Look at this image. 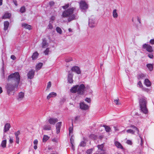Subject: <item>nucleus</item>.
<instances>
[{
  "label": "nucleus",
  "instance_id": "nucleus-1",
  "mask_svg": "<svg viewBox=\"0 0 154 154\" xmlns=\"http://www.w3.org/2000/svg\"><path fill=\"white\" fill-rule=\"evenodd\" d=\"M78 10H77L75 7L69 8L67 10H65L62 13V16L64 17H69L68 19L69 22L78 19L79 16L77 15Z\"/></svg>",
  "mask_w": 154,
  "mask_h": 154
},
{
  "label": "nucleus",
  "instance_id": "nucleus-2",
  "mask_svg": "<svg viewBox=\"0 0 154 154\" xmlns=\"http://www.w3.org/2000/svg\"><path fill=\"white\" fill-rule=\"evenodd\" d=\"M18 85L11 82L7 83L5 87L7 94L9 96L14 95L15 91L18 89Z\"/></svg>",
  "mask_w": 154,
  "mask_h": 154
},
{
  "label": "nucleus",
  "instance_id": "nucleus-3",
  "mask_svg": "<svg viewBox=\"0 0 154 154\" xmlns=\"http://www.w3.org/2000/svg\"><path fill=\"white\" fill-rule=\"evenodd\" d=\"M139 101L141 112L145 114H148V111L146 106L147 103L146 98L142 96L139 98Z\"/></svg>",
  "mask_w": 154,
  "mask_h": 154
},
{
  "label": "nucleus",
  "instance_id": "nucleus-4",
  "mask_svg": "<svg viewBox=\"0 0 154 154\" xmlns=\"http://www.w3.org/2000/svg\"><path fill=\"white\" fill-rule=\"evenodd\" d=\"M20 76L18 72H15L14 73H11L8 77L7 81L8 82H14V83L19 85L20 82Z\"/></svg>",
  "mask_w": 154,
  "mask_h": 154
},
{
  "label": "nucleus",
  "instance_id": "nucleus-5",
  "mask_svg": "<svg viewBox=\"0 0 154 154\" xmlns=\"http://www.w3.org/2000/svg\"><path fill=\"white\" fill-rule=\"evenodd\" d=\"M97 24V22L95 17L94 16H91L88 20V25L91 28L95 27Z\"/></svg>",
  "mask_w": 154,
  "mask_h": 154
},
{
  "label": "nucleus",
  "instance_id": "nucleus-6",
  "mask_svg": "<svg viewBox=\"0 0 154 154\" xmlns=\"http://www.w3.org/2000/svg\"><path fill=\"white\" fill-rule=\"evenodd\" d=\"M80 9L82 10H85L88 8V5L84 0H81L79 3Z\"/></svg>",
  "mask_w": 154,
  "mask_h": 154
},
{
  "label": "nucleus",
  "instance_id": "nucleus-7",
  "mask_svg": "<svg viewBox=\"0 0 154 154\" xmlns=\"http://www.w3.org/2000/svg\"><path fill=\"white\" fill-rule=\"evenodd\" d=\"M85 87L83 84H81L79 86L78 85L77 90V93L79 94H83L85 91Z\"/></svg>",
  "mask_w": 154,
  "mask_h": 154
},
{
  "label": "nucleus",
  "instance_id": "nucleus-8",
  "mask_svg": "<svg viewBox=\"0 0 154 154\" xmlns=\"http://www.w3.org/2000/svg\"><path fill=\"white\" fill-rule=\"evenodd\" d=\"M143 48L144 49H146V50L149 52H152L153 51L152 48L151 46L146 44L143 45Z\"/></svg>",
  "mask_w": 154,
  "mask_h": 154
},
{
  "label": "nucleus",
  "instance_id": "nucleus-9",
  "mask_svg": "<svg viewBox=\"0 0 154 154\" xmlns=\"http://www.w3.org/2000/svg\"><path fill=\"white\" fill-rule=\"evenodd\" d=\"M35 71L33 70H31L29 71L27 75L28 78L29 79H33L35 75Z\"/></svg>",
  "mask_w": 154,
  "mask_h": 154
},
{
  "label": "nucleus",
  "instance_id": "nucleus-10",
  "mask_svg": "<svg viewBox=\"0 0 154 154\" xmlns=\"http://www.w3.org/2000/svg\"><path fill=\"white\" fill-rule=\"evenodd\" d=\"M72 72H75L77 74H80L81 73L79 68L78 66H74L72 67L71 69Z\"/></svg>",
  "mask_w": 154,
  "mask_h": 154
},
{
  "label": "nucleus",
  "instance_id": "nucleus-11",
  "mask_svg": "<svg viewBox=\"0 0 154 154\" xmlns=\"http://www.w3.org/2000/svg\"><path fill=\"white\" fill-rule=\"evenodd\" d=\"M80 107L81 109L84 110H87L89 108V106L85 104L84 102H81L80 103Z\"/></svg>",
  "mask_w": 154,
  "mask_h": 154
},
{
  "label": "nucleus",
  "instance_id": "nucleus-12",
  "mask_svg": "<svg viewBox=\"0 0 154 154\" xmlns=\"http://www.w3.org/2000/svg\"><path fill=\"white\" fill-rule=\"evenodd\" d=\"M73 74L72 72L69 71L68 74V82L70 83H72L73 82L72 79Z\"/></svg>",
  "mask_w": 154,
  "mask_h": 154
},
{
  "label": "nucleus",
  "instance_id": "nucleus-13",
  "mask_svg": "<svg viewBox=\"0 0 154 154\" xmlns=\"http://www.w3.org/2000/svg\"><path fill=\"white\" fill-rule=\"evenodd\" d=\"M57 121L58 119L57 118H50L48 120L49 123L53 125H54Z\"/></svg>",
  "mask_w": 154,
  "mask_h": 154
},
{
  "label": "nucleus",
  "instance_id": "nucleus-14",
  "mask_svg": "<svg viewBox=\"0 0 154 154\" xmlns=\"http://www.w3.org/2000/svg\"><path fill=\"white\" fill-rule=\"evenodd\" d=\"M62 122H60L57 123L56 125V132L57 134L60 133V130Z\"/></svg>",
  "mask_w": 154,
  "mask_h": 154
},
{
  "label": "nucleus",
  "instance_id": "nucleus-15",
  "mask_svg": "<svg viewBox=\"0 0 154 154\" xmlns=\"http://www.w3.org/2000/svg\"><path fill=\"white\" fill-rule=\"evenodd\" d=\"M11 127V125L9 123H6L4 126V132H6L9 130L10 128Z\"/></svg>",
  "mask_w": 154,
  "mask_h": 154
},
{
  "label": "nucleus",
  "instance_id": "nucleus-16",
  "mask_svg": "<svg viewBox=\"0 0 154 154\" xmlns=\"http://www.w3.org/2000/svg\"><path fill=\"white\" fill-rule=\"evenodd\" d=\"M48 45V44L47 42V41L45 38L43 39L42 42V47L45 48L47 47Z\"/></svg>",
  "mask_w": 154,
  "mask_h": 154
},
{
  "label": "nucleus",
  "instance_id": "nucleus-17",
  "mask_svg": "<svg viewBox=\"0 0 154 154\" xmlns=\"http://www.w3.org/2000/svg\"><path fill=\"white\" fill-rule=\"evenodd\" d=\"M78 85H76L71 88L70 89V91L72 93L77 92L78 87Z\"/></svg>",
  "mask_w": 154,
  "mask_h": 154
},
{
  "label": "nucleus",
  "instance_id": "nucleus-18",
  "mask_svg": "<svg viewBox=\"0 0 154 154\" xmlns=\"http://www.w3.org/2000/svg\"><path fill=\"white\" fill-rule=\"evenodd\" d=\"M57 94L54 92L50 93L47 96V98L48 100L51 97H54L57 96Z\"/></svg>",
  "mask_w": 154,
  "mask_h": 154
},
{
  "label": "nucleus",
  "instance_id": "nucleus-19",
  "mask_svg": "<svg viewBox=\"0 0 154 154\" xmlns=\"http://www.w3.org/2000/svg\"><path fill=\"white\" fill-rule=\"evenodd\" d=\"M22 26L26 29L30 30L32 29L31 26L27 23H23L22 24Z\"/></svg>",
  "mask_w": 154,
  "mask_h": 154
},
{
  "label": "nucleus",
  "instance_id": "nucleus-20",
  "mask_svg": "<svg viewBox=\"0 0 154 154\" xmlns=\"http://www.w3.org/2000/svg\"><path fill=\"white\" fill-rule=\"evenodd\" d=\"M135 130L137 131V134L140 139V145L142 146L143 145V140L141 137L140 134H139V130L137 128V129H136Z\"/></svg>",
  "mask_w": 154,
  "mask_h": 154
},
{
  "label": "nucleus",
  "instance_id": "nucleus-21",
  "mask_svg": "<svg viewBox=\"0 0 154 154\" xmlns=\"http://www.w3.org/2000/svg\"><path fill=\"white\" fill-rule=\"evenodd\" d=\"M24 97V93L22 92H20L18 94V98H17V100L19 101H20L22 100V99Z\"/></svg>",
  "mask_w": 154,
  "mask_h": 154
},
{
  "label": "nucleus",
  "instance_id": "nucleus-22",
  "mask_svg": "<svg viewBox=\"0 0 154 154\" xmlns=\"http://www.w3.org/2000/svg\"><path fill=\"white\" fill-rule=\"evenodd\" d=\"M9 25V23L8 21H5L4 22V29L5 31H6L8 29Z\"/></svg>",
  "mask_w": 154,
  "mask_h": 154
},
{
  "label": "nucleus",
  "instance_id": "nucleus-23",
  "mask_svg": "<svg viewBox=\"0 0 154 154\" xmlns=\"http://www.w3.org/2000/svg\"><path fill=\"white\" fill-rule=\"evenodd\" d=\"M11 14L8 12H5L2 16V18L3 19L8 18L11 16Z\"/></svg>",
  "mask_w": 154,
  "mask_h": 154
},
{
  "label": "nucleus",
  "instance_id": "nucleus-24",
  "mask_svg": "<svg viewBox=\"0 0 154 154\" xmlns=\"http://www.w3.org/2000/svg\"><path fill=\"white\" fill-rule=\"evenodd\" d=\"M144 84L147 87H149L151 85V83L150 81L148 79H146L144 81Z\"/></svg>",
  "mask_w": 154,
  "mask_h": 154
},
{
  "label": "nucleus",
  "instance_id": "nucleus-25",
  "mask_svg": "<svg viewBox=\"0 0 154 154\" xmlns=\"http://www.w3.org/2000/svg\"><path fill=\"white\" fill-rule=\"evenodd\" d=\"M115 144L116 146L119 148L123 149V147L121 144L118 141H116L115 143Z\"/></svg>",
  "mask_w": 154,
  "mask_h": 154
},
{
  "label": "nucleus",
  "instance_id": "nucleus-26",
  "mask_svg": "<svg viewBox=\"0 0 154 154\" xmlns=\"http://www.w3.org/2000/svg\"><path fill=\"white\" fill-rule=\"evenodd\" d=\"M104 146V144L103 143L100 145H97V147L101 151H103L104 150L103 149Z\"/></svg>",
  "mask_w": 154,
  "mask_h": 154
},
{
  "label": "nucleus",
  "instance_id": "nucleus-27",
  "mask_svg": "<svg viewBox=\"0 0 154 154\" xmlns=\"http://www.w3.org/2000/svg\"><path fill=\"white\" fill-rule=\"evenodd\" d=\"M38 53L37 52L34 53L32 57V59L33 60L36 59L38 57Z\"/></svg>",
  "mask_w": 154,
  "mask_h": 154
},
{
  "label": "nucleus",
  "instance_id": "nucleus-28",
  "mask_svg": "<svg viewBox=\"0 0 154 154\" xmlns=\"http://www.w3.org/2000/svg\"><path fill=\"white\" fill-rule=\"evenodd\" d=\"M112 14L113 17L114 18H117L118 17V14L117 12V10L116 9H114L113 10Z\"/></svg>",
  "mask_w": 154,
  "mask_h": 154
},
{
  "label": "nucleus",
  "instance_id": "nucleus-29",
  "mask_svg": "<svg viewBox=\"0 0 154 154\" xmlns=\"http://www.w3.org/2000/svg\"><path fill=\"white\" fill-rule=\"evenodd\" d=\"M6 142H7V141H6V140H3L2 141L1 146L3 148H5L6 147Z\"/></svg>",
  "mask_w": 154,
  "mask_h": 154
},
{
  "label": "nucleus",
  "instance_id": "nucleus-30",
  "mask_svg": "<svg viewBox=\"0 0 154 154\" xmlns=\"http://www.w3.org/2000/svg\"><path fill=\"white\" fill-rule=\"evenodd\" d=\"M145 77V75L143 73H140L137 75V78L138 79H141L144 78Z\"/></svg>",
  "mask_w": 154,
  "mask_h": 154
},
{
  "label": "nucleus",
  "instance_id": "nucleus-31",
  "mask_svg": "<svg viewBox=\"0 0 154 154\" xmlns=\"http://www.w3.org/2000/svg\"><path fill=\"white\" fill-rule=\"evenodd\" d=\"M51 129V126L49 125H45L44 127V129L45 130H50Z\"/></svg>",
  "mask_w": 154,
  "mask_h": 154
},
{
  "label": "nucleus",
  "instance_id": "nucleus-32",
  "mask_svg": "<svg viewBox=\"0 0 154 154\" xmlns=\"http://www.w3.org/2000/svg\"><path fill=\"white\" fill-rule=\"evenodd\" d=\"M146 66L148 68L149 71H152L153 70V67L152 64H148L146 65Z\"/></svg>",
  "mask_w": 154,
  "mask_h": 154
},
{
  "label": "nucleus",
  "instance_id": "nucleus-33",
  "mask_svg": "<svg viewBox=\"0 0 154 154\" xmlns=\"http://www.w3.org/2000/svg\"><path fill=\"white\" fill-rule=\"evenodd\" d=\"M49 139V137L46 135H44L43 139V141L44 142H46L47 140H48Z\"/></svg>",
  "mask_w": 154,
  "mask_h": 154
},
{
  "label": "nucleus",
  "instance_id": "nucleus-34",
  "mask_svg": "<svg viewBox=\"0 0 154 154\" xmlns=\"http://www.w3.org/2000/svg\"><path fill=\"white\" fill-rule=\"evenodd\" d=\"M56 30L57 32L60 34H61L62 33V31L61 29L59 27H57L56 28Z\"/></svg>",
  "mask_w": 154,
  "mask_h": 154
},
{
  "label": "nucleus",
  "instance_id": "nucleus-35",
  "mask_svg": "<svg viewBox=\"0 0 154 154\" xmlns=\"http://www.w3.org/2000/svg\"><path fill=\"white\" fill-rule=\"evenodd\" d=\"M103 126L104 127L106 132H109L110 131V128L109 127L106 125H103Z\"/></svg>",
  "mask_w": 154,
  "mask_h": 154
},
{
  "label": "nucleus",
  "instance_id": "nucleus-36",
  "mask_svg": "<svg viewBox=\"0 0 154 154\" xmlns=\"http://www.w3.org/2000/svg\"><path fill=\"white\" fill-rule=\"evenodd\" d=\"M42 63H40L38 64L36 66V68L37 69H40L42 66Z\"/></svg>",
  "mask_w": 154,
  "mask_h": 154
},
{
  "label": "nucleus",
  "instance_id": "nucleus-37",
  "mask_svg": "<svg viewBox=\"0 0 154 154\" xmlns=\"http://www.w3.org/2000/svg\"><path fill=\"white\" fill-rule=\"evenodd\" d=\"M126 132L128 133H130L132 134H134L135 132V131L132 129L128 130L126 131Z\"/></svg>",
  "mask_w": 154,
  "mask_h": 154
},
{
  "label": "nucleus",
  "instance_id": "nucleus-38",
  "mask_svg": "<svg viewBox=\"0 0 154 154\" xmlns=\"http://www.w3.org/2000/svg\"><path fill=\"white\" fill-rule=\"evenodd\" d=\"M26 10L24 6H23L20 8V11L21 13H23L25 12Z\"/></svg>",
  "mask_w": 154,
  "mask_h": 154
},
{
  "label": "nucleus",
  "instance_id": "nucleus-39",
  "mask_svg": "<svg viewBox=\"0 0 154 154\" xmlns=\"http://www.w3.org/2000/svg\"><path fill=\"white\" fill-rule=\"evenodd\" d=\"M49 52V48H47L44 51V53L45 55H47L48 54V53Z\"/></svg>",
  "mask_w": 154,
  "mask_h": 154
},
{
  "label": "nucleus",
  "instance_id": "nucleus-40",
  "mask_svg": "<svg viewBox=\"0 0 154 154\" xmlns=\"http://www.w3.org/2000/svg\"><path fill=\"white\" fill-rule=\"evenodd\" d=\"M86 145V143L84 141H82L80 144V146H85Z\"/></svg>",
  "mask_w": 154,
  "mask_h": 154
},
{
  "label": "nucleus",
  "instance_id": "nucleus-41",
  "mask_svg": "<svg viewBox=\"0 0 154 154\" xmlns=\"http://www.w3.org/2000/svg\"><path fill=\"white\" fill-rule=\"evenodd\" d=\"M69 134H72L73 132V128L72 127H70L69 129Z\"/></svg>",
  "mask_w": 154,
  "mask_h": 154
},
{
  "label": "nucleus",
  "instance_id": "nucleus-42",
  "mask_svg": "<svg viewBox=\"0 0 154 154\" xmlns=\"http://www.w3.org/2000/svg\"><path fill=\"white\" fill-rule=\"evenodd\" d=\"M72 60V57H70L66 59L65 61L67 62H69Z\"/></svg>",
  "mask_w": 154,
  "mask_h": 154
},
{
  "label": "nucleus",
  "instance_id": "nucleus-43",
  "mask_svg": "<svg viewBox=\"0 0 154 154\" xmlns=\"http://www.w3.org/2000/svg\"><path fill=\"white\" fill-rule=\"evenodd\" d=\"M85 100L88 103H90L91 102V99L90 98L86 97L85 99Z\"/></svg>",
  "mask_w": 154,
  "mask_h": 154
},
{
  "label": "nucleus",
  "instance_id": "nucleus-44",
  "mask_svg": "<svg viewBox=\"0 0 154 154\" xmlns=\"http://www.w3.org/2000/svg\"><path fill=\"white\" fill-rule=\"evenodd\" d=\"M69 4H66L65 5L62 6V8L64 9H65L67 8H68L69 7Z\"/></svg>",
  "mask_w": 154,
  "mask_h": 154
},
{
  "label": "nucleus",
  "instance_id": "nucleus-45",
  "mask_svg": "<svg viewBox=\"0 0 154 154\" xmlns=\"http://www.w3.org/2000/svg\"><path fill=\"white\" fill-rule=\"evenodd\" d=\"M14 134L16 137H18V135L20 134V131H18L17 132H15Z\"/></svg>",
  "mask_w": 154,
  "mask_h": 154
},
{
  "label": "nucleus",
  "instance_id": "nucleus-46",
  "mask_svg": "<svg viewBox=\"0 0 154 154\" xmlns=\"http://www.w3.org/2000/svg\"><path fill=\"white\" fill-rule=\"evenodd\" d=\"M51 82H49L47 84V89H49L51 87Z\"/></svg>",
  "mask_w": 154,
  "mask_h": 154
},
{
  "label": "nucleus",
  "instance_id": "nucleus-47",
  "mask_svg": "<svg viewBox=\"0 0 154 154\" xmlns=\"http://www.w3.org/2000/svg\"><path fill=\"white\" fill-rule=\"evenodd\" d=\"M92 149H90L87 150L86 153L88 154H91L92 153Z\"/></svg>",
  "mask_w": 154,
  "mask_h": 154
},
{
  "label": "nucleus",
  "instance_id": "nucleus-48",
  "mask_svg": "<svg viewBox=\"0 0 154 154\" xmlns=\"http://www.w3.org/2000/svg\"><path fill=\"white\" fill-rule=\"evenodd\" d=\"M90 137L91 139H95L96 137L94 134H91L90 136Z\"/></svg>",
  "mask_w": 154,
  "mask_h": 154
},
{
  "label": "nucleus",
  "instance_id": "nucleus-49",
  "mask_svg": "<svg viewBox=\"0 0 154 154\" xmlns=\"http://www.w3.org/2000/svg\"><path fill=\"white\" fill-rule=\"evenodd\" d=\"M114 103L117 105H119L120 104V103L119 102V99L115 100H114Z\"/></svg>",
  "mask_w": 154,
  "mask_h": 154
},
{
  "label": "nucleus",
  "instance_id": "nucleus-50",
  "mask_svg": "<svg viewBox=\"0 0 154 154\" xmlns=\"http://www.w3.org/2000/svg\"><path fill=\"white\" fill-rule=\"evenodd\" d=\"M48 28L49 29H52L53 28V26L51 23H49L48 26Z\"/></svg>",
  "mask_w": 154,
  "mask_h": 154
},
{
  "label": "nucleus",
  "instance_id": "nucleus-51",
  "mask_svg": "<svg viewBox=\"0 0 154 154\" xmlns=\"http://www.w3.org/2000/svg\"><path fill=\"white\" fill-rule=\"evenodd\" d=\"M137 84L138 85H139V87L140 88H142L143 87L142 84V83L141 81H139L138 82Z\"/></svg>",
  "mask_w": 154,
  "mask_h": 154
},
{
  "label": "nucleus",
  "instance_id": "nucleus-52",
  "mask_svg": "<svg viewBox=\"0 0 154 154\" xmlns=\"http://www.w3.org/2000/svg\"><path fill=\"white\" fill-rule=\"evenodd\" d=\"M148 56L151 59H152L153 57V56L152 54H148Z\"/></svg>",
  "mask_w": 154,
  "mask_h": 154
},
{
  "label": "nucleus",
  "instance_id": "nucleus-53",
  "mask_svg": "<svg viewBox=\"0 0 154 154\" xmlns=\"http://www.w3.org/2000/svg\"><path fill=\"white\" fill-rule=\"evenodd\" d=\"M54 3L53 1H51L49 2V4L51 6H53L54 5Z\"/></svg>",
  "mask_w": 154,
  "mask_h": 154
},
{
  "label": "nucleus",
  "instance_id": "nucleus-54",
  "mask_svg": "<svg viewBox=\"0 0 154 154\" xmlns=\"http://www.w3.org/2000/svg\"><path fill=\"white\" fill-rule=\"evenodd\" d=\"M149 43L152 45L154 44V39H151L150 40Z\"/></svg>",
  "mask_w": 154,
  "mask_h": 154
},
{
  "label": "nucleus",
  "instance_id": "nucleus-55",
  "mask_svg": "<svg viewBox=\"0 0 154 154\" xmlns=\"http://www.w3.org/2000/svg\"><path fill=\"white\" fill-rule=\"evenodd\" d=\"M11 58L13 60H14L16 59V57L14 55H11Z\"/></svg>",
  "mask_w": 154,
  "mask_h": 154
},
{
  "label": "nucleus",
  "instance_id": "nucleus-56",
  "mask_svg": "<svg viewBox=\"0 0 154 154\" xmlns=\"http://www.w3.org/2000/svg\"><path fill=\"white\" fill-rule=\"evenodd\" d=\"M38 143V141L37 140H35L33 142V143L35 145H37Z\"/></svg>",
  "mask_w": 154,
  "mask_h": 154
},
{
  "label": "nucleus",
  "instance_id": "nucleus-57",
  "mask_svg": "<svg viewBox=\"0 0 154 154\" xmlns=\"http://www.w3.org/2000/svg\"><path fill=\"white\" fill-rule=\"evenodd\" d=\"M73 138H72V136L71 137L70 139V143L71 144H73V143H74Z\"/></svg>",
  "mask_w": 154,
  "mask_h": 154
},
{
  "label": "nucleus",
  "instance_id": "nucleus-58",
  "mask_svg": "<svg viewBox=\"0 0 154 154\" xmlns=\"http://www.w3.org/2000/svg\"><path fill=\"white\" fill-rule=\"evenodd\" d=\"M16 137V143L18 144L19 143V137Z\"/></svg>",
  "mask_w": 154,
  "mask_h": 154
},
{
  "label": "nucleus",
  "instance_id": "nucleus-59",
  "mask_svg": "<svg viewBox=\"0 0 154 154\" xmlns=\"http://www.w3.org/2000/svg\"><path fill=\"white\" fill-rule=\"evenodd\" d=\"M126 143L127 144L130 145H131L132 144V142L130 140H128Z\"/></svg>",
  "mask_w": 154,
  "mask_h": 154
},
{
  "label": "nucleus",
  "instance_id": "nucleus-60",
  "mask_svg": "<svg viewBox=\"0 0 154 154\" xmlns=\"http://www.w3.org/2000/svg\"><path fill=\"white\" fill-rule=\"evenodd\" d=\"M137 21H138V22H139V23H141V21H140V18L138 16L137 17Z\"/></svg>",
  "mask_w": 154,
  "mask_h": 154
},
{
  "label": "nucleus",
  "instance_id": "nucleus-61",
  "mask_svg": "<svg viewBox=\"0 0 154 154\" xmlns=\"http://www.w3.org/2000/svg\"><path fill=\"white\" fill-rule=\"evenodd\" d=\"M13 2L14 3V4L16 6H17V1L16 0H13Z\"/></svg>",
  "mask_w": 154,
  "mask_h": 154
},
{
  "label": "nucleus",
  "instance_id": "nucleus-62",
  "mask_svg": "<svg viewBox=\"0 0 154 154\" xmlns=\"http://www.w3.org/2000/svg\"><path fill=\"white\" fill-rule=\"evenodd\" d=\"M131 127L134 129L135 130L137 129V128L134 125H131Z\"/></svg>",
  "mask_w": 154,
  "mask_h": 154
},
{
  "label": "nucleus",
  "instance_id": "nucleus-63",
  "mask_svg": "<svg viewBox=\"0 0 154 154\" xmlns=\"http://www.w3.org/2000/svg\"><path fill=\"white\" fill-rule=\"evenodd\" d=\"M72 148L73 150H74L75 149V146L73 144H72Z\"/></svg>",
  "mask_w": 154,
  "mask_h": 154
},
{
  "label": "nucleus",
  "instance_id": "nucleus-64",
  "mask_svg": "<svg viewBox=\"0 0 154 154\" xmlns=\"http://www.w3.org/2000/svg\"><path fill=\"white\" fill-rule=\"evenodd\" d=\"M9 142L10 143H12L13 142V139L12 138H10L9 140Z\"/></svg>",
  "mask_w": 154,
  "mask_h": 154
}]
</instances>
